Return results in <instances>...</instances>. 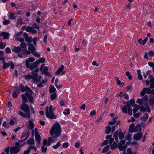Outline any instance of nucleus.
<instances>
[{
    "label": "nucleus",
    "instance_id": "obj_1",
    "mask_svg": "<svg viewBox=\"0 0 154 154\" xmlns=\"http://www.w3.org/2000/svg\"><path fill=\"white\" fill-rule=\"evenodd\" d=\"M61 132V129L60 124L56 122L51 128L50 133L53 136L52 138V142H54L57 140L56 138L59 137Z\"/></svg>",
    "mask_w": 154,
    "mask_h": 154
},
{
    "label": "nucleus",
    "instance_id": "obj_60",
    "mask_svg": "<svg viewBox=\"0 0 154 154\" xmlns=\"http://www.w3.org/2000/svg\"><path fill=\"white\" fill-rule=\"evenodd\" d=\"M33 28H35L37 29H39V27L38 26L37 24L36 23H34L32 25Z\"/></svg>",
    "mask_w": 154,
    "mask_h": 154
},
{
    "label": "nucleus",
    "instance_id": "obj_35",
    "mask_svg": "<svg viewBox=\"0 0 154 154\" xmlns=\"http://www.w3.org/2000/svg\"><path fill=\"white\" fill-rule=\"evenodd\" d=\"M57 94L54 93L50 95L51 99V101L54 100L57 97Z\"/></svg>",
    "mask_w": 154,
    "mask_h": 154
},
{
    "label": "nucleus",
    "instance_id": "obj_43",
    "mask_svg": "<svg viewBox=\"0 0 154 154\" xmlns=\"http://www.w3.org/2000/svg\"><path fill=\"white\" fill-rule=\"evenodd\" d=\"M6 45V43L3 44L1 41L0 43V49H4L5 48Z\"/></svg>",
    "mask_w": 154,
    "mask_h": 154
},
{
    "label": "nucleus",
    "instance_id": "obj_45",
    "mask_svg": "<svg viewBox=\"0 0 154 154\" xmlns=\"http://www.w3.org/2000/svg\"><path fill=\"white\" fill-rule=\"evenodd\" d=\"M145 106H146V111L148 112H151V110L150 109V108L149 107V105L147 103H146L145 104Z\"/></svg>",
    "mask_w": 154,
    "mask_h": 154
},
{
    "label": "nucleus",
    "instance_id": "obj_14",
    "mask_svg": "<svg viewBox=\"0 0 154 154\" xmlns=\"http://www.w3.org/2000/svg\"><path fill=\"white\" fill-rule=\"evenodd\" d=\"M10 34L8 32H2L0 33V35L3 36V38L5 39H9V35Z\"/></svg>",
    "mask_w": 154,
    "mask_h": 154
},
{
    "label": "nucleus",
    "instance_id": "obj_44",
    "mask_svg": "<svg viewBox=\"0 0 154 154\" xmlns=\"http://www.w3.org/2000/svg\"><path fill=\"white\" fill-rule=\"evenodd\" d=\"M117 147V145L115 142L113 143L110 145V148L112 149H114Z\"/></svg>",
    "mask_w": 154,
    "mask_h": 154
},
{
    "label": "nucleus",
    "instance_id": "obj_3",
    "mask_svg": "<svg viewBox=\"0 0 154 154\" xmlns=\"http://www.w3.org/2000/svg\"><path fill=\"white\" fill-rule=\"evenodd\" d=\"M26 90L25 93V94L27 97L29 101L31 103H33L34 99L32 96V94L33 93L32 90L27 86H26Z\"/></svg>",
    "mask_w": 154,
    "mask_h": 154
},
{
    "label": "nucleus",
    "instance_id": "obj_6",
    "mask_svg": "<svg viewBox=\"0 0 154 154\" xmlns=\"http://www.w3.org/2000/svg\"><path fill=\"white\" fill-rule=\"evenodd\" d=\"M37 62L36 61L30 64L28 60H26L25 65L27 68H29L31 70H32L38 67V64Z\"/></svg>",
    "mask_w": 154,
    "mask_h": 154
},
{
    "label": "nucleus",
    "instance_id": "obj_25",
    "mask_svg": "<svg viewBox=\"0 0 154 154\" xmlns=\"http://www.w3.org/2000/svg\"><path fill=\"white\" fill-rule=\"evenodd\" d=\"M27 143L29 145H32L34 143V138H30L27 141Z\"/></svg>",
    "mask_w": 154,
    "mask_h": 154
},
{
    "label": "nucleus",
    "instance_id": "obj_19",
    "mask_svg": "<svg viewBox=\"0 0 154 154\" xmlns=\"http://www.w3.org/2000/svg\"><path fill=\"white\" fill-rule=\"evenodd\" d=\"M28 49L29 50H30L32 53H33L35 51V48L32 44H29Z\"/></svg>",
    "mask_w": 154,
    "mask_h": 154
},
{
    "label": "nucleus",
    "instance_id": "obj_48",
    "mask_svg": "<svg viewBox=\"0 0 154 154\" xmlns=\"http://www.w3.org/2000/svg\"><path fill=\"white\" fill-rule=\"evenodd\" d=\"M119 137L120 140L124 138V135L122 132H121L119 133Z\"/></svg>",
    "mask_w": 154,
    "mask_h": 154
},
{
    "label": "nucleus",
    "instance_id": "obj_55",
    "mask_svg": "<svg viewBox=\"0 0 154 154\" xmlns=\"http://www.w3.org/2000/svg\"><path fill=\"white\" fill-rule=\"evenodd\" d=\"M143 40H142L141 38H140L139 39L138 42L139 44L142 45H144L145 43H144Z\"/></svg>",
    "mask_w": 154,
    "mask_h": 154
},
{
    "label": "nucleus",
    "instance_id": "obj_56",
    "mask_svg": "<svg viewBox=\"0 0 154 154\" xmlns=\"http://www.w3.org/2000/svg\"><path fill=\"white\" fill-rule=\"evenodd\" d=\"M140 110L141 111L144 112L146 111V108L143 106H141L140 108Z\"/></svg>",
    "mask_w": 154,
    "mask_h": 154
},
{
    "label": "nucleus",
    "instance_id": "obj_27",
    "mask_svg": "<svg viewBox=\"0 0 154 154\" xmlns=\"http://www.w3.org/2000/svg\"><path fill=\"white\" fill-rule=\"evenodd\" d=\"M134 107H135V108H134L133 110V112L134 113H136L137 110L140 109V106L138 105H137L136 104H134Z\"/></svg>",
    "mask_w": 154,
    "mask_h": 154
},
{
    "label": "nucleus",
    "instance_id": "obj_31",
    "mask_svg": "<svg viewBox=\"0 0 154 154\" xmlns=\"http://www.w3.org/2000/svg\"><path fill=\"white\" fill-rule=\"evenodd\" d=\"M149 104L150 105H154V97H151L149 99Z\"/></svg>",
    "mask_w": 154,
    "mask_h": 154
},
{
    "label": "nucleus",
    "instance_id": "obj_57",
    "mask_svg": "<svg viewBox=\"0 0 154 154\" xmlns=\"http://www.w3.org/2000/svg\"><path fill=\"white\" fill-rule=\"evenodd\" d=\"M146 89V88H143L141 92H140V94L141 96H144L145 95L146 93L145 91Z\"/></svg>",
    "mask_w": 154,
    "mask_h": 154
},
{
    "label": "nucleus",
    "instance_id": "obj_46",
    "mask_svg": "<svg viewBox=\"0 0 154 154\" xmlns=\"http://www.w3.org/2000/svg\"><path fill=\"white\" fill-rule=\"evenodd\" d=\"M24 77L25 79L26 80H27V79H32V76L29 74L28 75H25L24 76Z\"/></svg>",
    "mask_w": 154,
    "mask_h": 154
},
{
    "label": "nucleus",
    "instance_id": "obj_59",
    "mask_svg": "<svg viewBox=\"0 0 154 154\" xmlns=\"http://www.w3.org/2000/svg\"><path fill=\"white\" fill-rule=\"evenodd\" d=\"M65 111H65L63 112V113L64 115H68L69 114L70 112H69V109H68L67 110L66 109L65 110Z\"/></svg>",
    "mask_w": 154,
    "mask_h": 154
},
{
    "label": "nucleus",
    "instance_id": "obj_37",
    "mask_svg": "<svg viewBox=\"0 0 154 154\" xmlns=\"http://www.w3.org/2000/svg\"><path fill=\"white\" fill-rule=\"evenodd\" d=\"M118 131H116L113 135V137L114 138L115 140L116 141H117L118 140Z\"/></svg>",
    "mask_w": 154,
    "mask_h": 154
},
{
    "label": "nucleus",
    "instance_id": "obj_15",
    "mask_svg": "<svg viewBox=\"0 0 154 154\" xmlns=\"http://www.w3.org/2000/svg\"><path fill=\"white\" fill-rule=\"evenodd\" d=\"M152 75H150L149 76V79H150V88H154V78H152Z\"/></svg>",
    "mask_w": 154,
    "mask_h": 154
},
{
    "label": "nucleus",
    "instance_id": "obj_53",
    "mask_svg": "<svg viewBox=\"0 0 154 154\" xmlns=\"http://www.w3.org/2000/svg\"><path fill=\"white\" fill-rule=\"evenodd\" d=\"M17 23L20 25H22L23 24V22L22 21V19L21 18H19L17 19Z\"/></svg>",
    "mask_w": 154,
    "mask_h": 154
},
{
    "label": "nucleus",
    "instance_id": "obj_7",
    "mask_svg": "<svg viewBox=\"0 0 154 154\" xmlns=\"http://www.w3.org/2000/svg\"><path fill=\"white\" fill-rule=\"evenodd\" d=\"M2 63V68L4 69H5L8 68L10 66H11V68L12 69H13L14 68L15 66L13 62H11L10 63H6L5 61V59H3Z\"/></svg>",
    "mask_w": 154,
    "mask_h": 154
},
{
    "label": "nucleus",
    "instance_id": "obj_5",
    "mask_svg": "<svg viewBox=\"0 0 154 154\" xmlns=\"http://www.w3.org/2000/svg\"><path fill=\"white\" fill-rule=\"evenodd\" d=\"M20 108L21 110L23 111L26 113L28 118H30L29 107L27 104L22 103V104L20 106Z\"/></svg>",
    "mask_w": 154,
    "mask_h": 154
},
{
    "label": "nucleus",
    "instance_id": "obj_22",
    "mask_svg": "<svg viewBox=\"0 0 154 154\" xmlns=\"http://www.w3.org/2000/svg\"><path fill=\"white\" fill-rule=\"evenodd\" d=\"M148 116L149 115L148 114L146 113L144 114L143 116L141 117L140 120L142 121L145 122L147 119Z\"/></svg>",
    "mask_w": 154,
    "mask_h": 154
},
{
    "label": "nucleus",
    "instance_id": "obj_39",
    "mask_svg": "<svg viewBox=\"0 0 154 154\" xmlns=\"http://www.w3.org/2000/svg\"><path fill=\"white\" fill-rule=\"evenodd\" d=\"M29 128L31 130H32L34 128V124L33 122L31 120L29 121Z\"/></svg>",
    "mask_w": 154,
    "mask_h": 154
},
{
    "label": "nucleus",
    "instance_id": "obj_41",
    "mask_svg": "<svg viewBox=\"0 0 154 154\" xmlns=\"http://www.w3.org/2000/svg\"><path fill=\"white\" fill-rule=\"evenodd\" d=\"M125 74L128 77L129 80H131L132 79V76L131 75L130 72L129 71H127L125 72Z\"/></svg>",
    "mask_w": 154,
    "mask_h": 154
},
{
    "label": "nucleus",
    "instance_id": "obj_11",
    "mask_svg": "<svg viewBox=\"0 0 154 154\" xmlns=\"http://www.w3.org/2000/svg\"><path fill=\"white\" fill-rule=\"evenodd\" d=\"M148 99V97L147 95L145 96L144 98L141 99H138L137 100L136 102L140 105H142L143 104V102L144 101H146Z\"/></svg>",
    "mask_w": 154,
    "mask_h": 154
},
{
    "label": "nucleus",
    "instance_id": "obj_42",
    "mask_svg": "<svg viewBox=\"0 0 154 154\" xmlns=\"http://www.w3.org/2000/svg\"><path fill=\"white\" fill-rule=\"evenodd\" d=\"M134 129L135 130H136V132L138 131H140L141 130V127L139 124H138L136 125V127Z\"/></svg>",
    "mask_w": 154,
    "mask_h": 154
},
{
    "label": "nucleus",
    "instance_id": "obj_9",
    "mask_svg": "<svg viewBox=\"0 0 154 154\" xmlns=\"http://www.w3.org/2000/svg\"><path fill=\"white\" fill-rule=\"evenodd\" d=\"M20 148L13 146L10 148V152L11 154H17L20 150Z\"/></svg>",
    "mask_w": 154,
    "mask_h": 154
},
{
    "label": "nucleus",
    "instance_id": "obj_2",
    "mask_svg": "<svg viewBox=\"0 0 154 154\" xmlns=\"http://www.w3.org/2000/svg\"><path fill=\"white\" fill-rule=\"evenodd\" d=\"M45 109V115L47 117L51 119H55L57 118V116L55 115L54 112L55 109L54 107L53 108L52 106L51 105L49 109L48 107L47 106Z\"/></svg>",
    "mask_w": 154,
    "mask_h": 154
},
{
    "label": "nucleus",
    "instance_id": "obj_21",
    "mask_svg": "<svg viewBox=\"0 0 154 154\" xmlns=\"http://www.w3.org/2000/svg\"><path fill=\"white\" fill-rule=\"evenodd\" d=\"M127 146V145L126 144H125L124 145L122 146L121 144H119L118 147L119 149L121 151H122L126 149Z\"/></svg>",
    "mask_w": 154,
    "mask_h": 154
},
{
    "label": "nucleus",
    "instance_id": "obj_16",
    "mask_svg": "<svg viewBox=\"0 0 154 154\" xmlns=\"http://www.w3.org/2000/svg\"><path fill=\"white\" fill-rule=\"evenodd\" d=\"M134 125V124H131L129 127L128 131L129 132H136V130H135Z\"/></svg>",
    "mask_w": 154,
    "mask_h": 154
},
{
    "label": "nucleus",
    "instance_id": "obj_12",
    "mask_svg": "<svg viewBox=\"0 0 154 154\" xmlns=\"http://www.w3.org/2000/svg\"><path fill=\"white\" fill-rule=\"evenodd\" d=\"M26 31L28 32H31L32 34H35L37 33V31L33 29L32 27L27 26L26 29Z\"/></svg>",
    "mask_w": 154,
    "mask_h": 154
},
{
    "label": "nucleus",
    "instance_id": "obj_63",
    "mask_svg": "<svg viewBox=\"0 0 154 154\" xmlns=\"http://www.w3.org/2000/svg\"><path fill=\"white\" fill-rule=\"evenodd\" d=\"M149 65L151 67H152V68H154V63L153 62H148Z\"/></svg>",
    "mask_w": 154,
    "mask_h": 154
},
{
    "label": "nucleus",
    "instance_id": "obj_26",
    "mask_svg": "<svg viewBox=\"0 0 154 154\" xmlns=\"http://www.w3.org/2000/svg\"><path fill=\"white\" fill-rule=\"evenodd\" d=\"M49 89V92L50 93H55L56 89L54 86L51 85L50 86Z\"/></svg>",
    "mask_w": 154,
    "mask_h": 154
},
{
    "label": "nucleus",
    "instance_id": "obj_58",
    "mask_svg": "<svg viewBox=\"0 0 154 154\" xmlns=\"http://www.w3.org/2000/svg\"><path fill=\"white\" fill-rule=\"evenodd\" d=\"M33 55L35 56L36 57H40V54L37 53V52H34L33 53H32Z\"/></svg>",
    "mask_w": 154,
    "mask_h": 154
},
{
    "label": "nucleus",
    "instance_id": "obj_8",
    "mask_svg": "<svg viewBox=\"0 0 154 154\" xmlns=\"http://www.w3.org/2000/svg\"><path fill=\"white\" fill-rule=\"evenodd\" d=\"M20 91H19V88L18 86H16L14 88V90H13V92L12 93V97L15 98L18 97V94H20Z\"/></svg>",
    "mask_w": 154,
    "mask_h": 154
},
{
    "label": "nucleus",
    "instance_id": "obj_50",
    "mask_svg": "<svg viewBox=\"0 0 154 154\" xmlns=\"http://www.w3.org/2000/svg\"><path fill=\"white\" fill-rule=\"evenodd\" d=\"M146 93L147 94H150L151 93V88L150 87H149L148 88H146Z\"/></svg>",
    "mask_w": 154,
    "mask_h": 154
},
{
    "label": "nucleus",
    "instance_id": "obj_18",
    "mask_svg": "<svg viewBox=\"0 0 154 154\" xmlns=\"http://www.w3.org/2000/svg\"><path fill=\"white\" fill-rule=\"evenodd\" d=\"M18 88H19V91H20V92L21 91L22 92H24L26 90V86L24 87V86L21 84H20Z\"/></svg>",
    "mask_w": 154,
    "mask_h": 154
},
{
    "label": "nucleus",
    "instance_id": "obj_10",
    "mask_svg": "<svg viewBox=\"0 0 154 154\" xmlns=\"http://www.w3.org/2000/svg\"><path fill=\"white\" fill-rule=\"evenodd\" d=\"M142 133L140 132L137 134H135L134 136V139L135 140H140L143 135Z\"/></svg>",
    "mask_w": 154,
    "mask_h": 154
},
{
    "label": "nucleus",
    "instance_id": "obj_36",
    "mask_svg": "<svg viewBox=\"0 0 154 154\" xmlns=\"http://www.w3.org/2000/svg\"><path fill=\"white\" fill-rule=\"evenodd\" d=\"M137 72L138 75V79L140 80H142L143 79V77L141 74L140 70H137Z\"/></svg>",
    "mask_w": 154,
    "mask_h": 154
},
{
    "label": "nucleus",
    "instance_id": "obj_34",
    "mask_svg": "<svg viewBox=\"0 0 154 154\" xmlns=\"http://www.w3.org/2000/svg\"><path fill=\"white\" fill-rule=\"evenodd\" d=\"M45 61V59L44 57H41L38 60L36 61L38 65L40 63H44Z\"/></svg>",
    "mask_w": 154,
    "mask_h": 154
},
{
    "label": "nucleus",
    "instance_id": "obj_24",
    "mask_svg": "<svg viewBox=\"0 0 154 154\" xmlns=\"http://www.w3.org/2000/svg\"><path fill=\"white\" fill-rule=\"evenodd\" d=\"M21 52L23 54H30V51H27V49L26 48H23V49H21Z\"/></svg>",
    "mask_w": 154,
    "mask_h": 154
},
{
    "label": "nucleus",
    "instance_id": "obj_54",
    "mask_svg": "<svg viewBox=\"0 0 154 154\" xmlns=\"http://www.w3.org/2000/svg\"><path fill=\"white\" fill-rule=\"evenodd\" d=\"M60 142H59L56 145L52 147L54 149H57L58 147L60 146Z\"/></svg>",
    "mask_w": 154,
    "mask_h": 154
},
{
    "label": "nucleus",
    "instance_id": "obj_29",
    "mask_svg": "<svg viewBox=\"0 0 154 154\" xmlns=\"http://www.w3.org/2000/svg\"><path fill=\"white\" fill-rule=\"evenodd\" d=\"M135 102V100L134 99H132L128 101L127 102V105H130L132 106V104L134 103Z\"/></svg>",
    "mask_w": 154,
    "mask_h": 154
},
{
    "label": "nucleus",
    "instance_id": "obj_47",
    "mask_svg": "<svg viewBox=\"0 0 154 154\" xmlns=\"http://www.w3.org/2000/svg\"><path fill=\"white\" fill-rule=\"evenodd\" d=\"M32 37L31 36L30 37H28L26 38H25V40L26 42H28L29 43H31L32 42Z\"/></svg>",
    "mask_w": 154,
    "mask_h": 154
},
{
    "label": "nucleus",
    "instance_id": "obj_38",
    "mask_svg": "<svg viewBox=\"0 0 154 154\" xmlns=\"http://www.w3.org/2000/svg\"><path fill=\"white\" fill-rule=\"evenodd\" d=\"M127 109V106L125 105L122 108L123 112L125 114H127L128 113Z\"/></svg>",
    "mask_w": 154,
    "mask_h": 154
},
{
    "label": "nucleus",
    "instance_id": "obj_40",
    "mask_svg": "<svg viewBox=\"0 0 154 154\" xmlns=\"http://www.w3.org/2000/svg\"><path fill=\"white\" fill-rule=\"evenodd\" d=\"M9 17L10 19H15L16 18L15 16V14L14 13H11L10 14Z\"/></svg>",
    "mask_w": 154,
    "mask_h": 154
},
{
    "label": "nucleus",
    "instance_id": "obj_30",
    "mask_svg": "<svg viewBox=\"0 0 154 154\" xmlns=\"http://www.w3.org/2000/svg\"><path fill=\"white\" fill-rule=\"evenodd\" d=\"M109 145L106 146H105L101 152L102 153H106L109 149Z\"/></svg>",
    "mask_w": 154,
    "mask_h": 154
},
{
    "label": "nucleus",
    "instance_id": "obj_62",
    "mask_svg": "<svg viewBox=\"0 0 154 154\" xmlns=\"http://www.w3.org/2000/svg\"><path fill=\"white\" fill-rule=\"evenodd\" d=\"M10 23V21L9 20H5L3 22V24L5 25L9 24Z\"/></svg>",
    "mask_w": 154,
    "mask_h": 154
},
{
    "label": "nucleus",
    "instance_id": "obj_28",
    "mask_svg": "<svg viewBox=\"0 0 154 154\" xmlns=\"http://www.w3.org/2000/svg\"><path fill=\"white\" fill-rule=\"evenodd\" d=\"M27 97L26 96V95L24 94H22V98L23 100L22 103H24L28 102Z\"/></svg>",
    "mask_w": 154,
    "mask_h": 154
},
{
    "label": "nucleus",
    "instance_id": "obj_64",
    "mask_svg": "<svg viewBox=\"0 0 154 154\" xmlns=\"http://www.w3.org/2000/svg\"><path fill=\"white\" fill-rule=\"evenodd\" d=\"M127 154H133L131 149L128 148L127 150Z\"/></svg>",
    "mask_w": 154,
    "mask_h": 154
},
{
    "label": "nucleus",
    "instance_id": "obj_20",
    "mask_svg": "<svg viewBox=\"0 0 154 154\" xmlns=\"http://www.w3.org/2000/svg\"><path fill=\"white\" fill-rule=\"evenodd\" d=\"M64 68V65H61V67L58 69L57 71L55 72V75H58L63 70Z\"/></svg>",
    "mask_w": 154,
    "mask_h": 154
},
{
    "label": "nucleus",
    "instance_id": "obj_4",
    "mask_svg": "<svg viewBox=\"0 0 154 154\" xmlns=\"http://www.w3.org/2000/svg\"><path fill=\"white\" fill-rule=\"evenodd\" d=\"M39 71V69L37 68L31 72V74L32 75V79L34 82H36V83H38L40 82L42 78L41 76H39L38 77L37 72Z\"/></svg>",
    "mask_w": 154,
    "mask_h": 154
},
{
    "label": "nucleus",
    "instance_id": "obj_23",
    "mask_svg": "<svg viewBox=\"0 0 154 154\" xmlns=\"http://www.w3.org/2000/svg\"><path fill=\"white\" fill-rule=\"evenodd\" d=\"M111 130V127L109 126H107L106 127L105 132L106 134H109Z\"/></svg>",
    "mask_w": 154,
    "mask_h": 154
},
{
    "label": "nucleus",
    "instance_id": "obj_61",
    "mask_svg": "<svg viewBox=\"0 0 154 154\" xmlns=\"http://www.w3.org/2000/svg\"><path fill=\"white\" fill-rule=\"evenodd\" d=\"M28 60L29 62H32L35 61V60L33 57H29V58L28 60Z\"/></svg>",
    "mask_w": 154,
    "mask_h": 154
},
{
    "label": "nucleus",
    "instance_id": "obj_52",
    "mask_svg": "<svg viewBox=\"0 0 154 154\" xmlns=\"http://www.w3.org/2000/svg\"><path fill=\"white\" fill-rule=\"evenodd\" d=\"M45 146H42V152H46L47 151V147H45Z\"/></svg>",
    "mask_w": 154,
    "mask_h": 154
},
{
    "label": "nucleus",
    "instance_id": "obj_49",
    "mask_svg": "<svg viewBox=\"0 0 154 154\" xmlns=\"http://www.w3.org/2000/svg\"><path fill=\"white\" fill-rule=\"evenodd\" d=\"M5 51L7 54L10 53L11 52V49L9 47H7L5 49Z\"/></svg>",
    "mask_w": 154,
    "mask_h": 154
},
{
    "label": "nucleus",
    "instance_id": "obj_17",
    "mask_svg": "<svg viewBox=\"0 0 154 154\" xmlns=\"http://www.w3.org/2000/svg\"><path fill=\"white\" fill-rule=\"evenodd\" d=\"M12 51L16 53H19L21 52V48L19 46L14 47V48H12Z\"/></svg>",
    "mask_w": 154,
    "mask_h": 154
},
{
    "label": "nucleus",
    "instance_id": "obj_33",
    "mask_svg": "<svg viewBox=\"0 0 154 154\" xmlns=\"http://www.w3.org/2000/svg\"><path fill=\"white\" fill-rule=\"evenodd\" d=\"M28 133L29 135L30 134L29 130L28 131H26L25 132L23 133L21 136V138H23L25 137H27Z\"/></svg>",
    "mask_w": 154,
    "mask_h": 154
},
{
    "label": "nucleus",
    "instance_id": "obj_51",
    "mask_svg": "<svg viewBox=\"0 0 154 154\" xmlns=\"http://www.w3.org/2000/svg\"><path fill=\"white\" fill-rule=\"evenodd\" d=\"M20 46L21 48H25L26 47V44L25 42H21Z\"/></svg>",
    "mask_w": 154,
    "mask_h": 154
},
{
    "label": "nucleus",
    "instance_id": "obj_13",
    "mask_svg": "<svg viewBox=\"0 0 154 154\" xmlns=\"http://www.w3.org/2000/svg\"><path fill=\"white\" fill-rule=\"evenodd\" d=\"M35 141L37 142V143H38V144L39 145L40 143L41 137L40 135L38 132H35Z\"/></svg>",
    "mask_w": 154,
    "mask_h": 154
},
{
    "label": "nucleus",
    "instance_id": "obj_32",
    "mask_svg": "<svg viewBox=\"0 0 154 154\" xmlns=\"http://www.w3.org/2000/svg\"><path fill=\"white\" fill-rule=\"evenodd\" d=\"M18 114L19 115H20L24 118H25L26 117L28 118L27 114L26 115L25 113L20 111H18Z\"/></svg>",
    "mask_w": 154,
    "mask_h": 154
}]
</instances>
